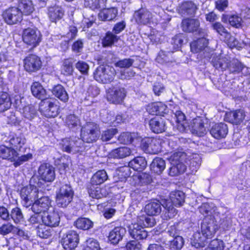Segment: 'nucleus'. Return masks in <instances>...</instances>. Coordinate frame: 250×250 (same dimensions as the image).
Returning <instances> with one entry per match:
<instances>
[{
	"instance_id": "nucleus-1",
	"label": "nucleus",
	"mask_w": 250,
	"mask_h": 250,
	"mask_svg": "<svg viewBox=\"0 0 250 250\" xmlns=\"http://www.w3.org/2000/svg\"><path fill=\"white\" fill-rule=\"evenodd\" d=\"M170 201H165L163 202L162 206L166 209L165 213V217L171 218L173 217L176 214V209L173 205L176 207L182 206L185 202V194L181 191L173 192L170 194Z\"/></svg>"
},
{
	"instance_id": "nucleus-2",
	"label": "nucleus",
	"mask_w": 250,
	"mask_h": 250,
	"mask_svg": "<svg viewBox=\"0 0 250 250\" xmlns=\"http://www.w3.org/2000/svg\"><path fill=\"white\" fill-rule=\"evenodd\" d=\"M36 178L32 177L30 180L29 186L22 188L21 191V196L23 201V205L26 207L30 206L39 197L38 189L35 185Z\"/></svg>"
},
{
	"instance_id": "nucleus-3",
	"label": "nucleus",
	"mask_w": 250,
	"mask_h": 250,
	"mask_svg": "<svg viewBox=\"0 0 250 250\" xmlns=\"http://www.w3.org/2000/svg\"><path fill=\"white\" fill-rule=\"evenodd\" d=\"M100 135L99 125L94 122L86 123L81 128V137L87 143L97 141Z\"/></svg>"
},
{
	"instance_id": "nucleus-4",
	"label": "nucleus",
	"mask_w": 250,
	"mask_h": 250,
	"mask_svg": "<svg viewBox=\"0 0 250 250\" xmlns=\"http://www.w3.org/2000/svg\"><path fill=\"white\" fill-rule=\"evenodd\" d=\"M116 74L114 67L109 65L100 66L94 73V78L96 81L103 83L112 82Z\"/></svg>"
},
{
	"instance_id": "nucleus-5",
	"label": "nucleus",
	"mask_w": 250,
	"mask_h": 250,
	"mask_svg": "<svg viewBox=\"0 0 250 250\" xmlns=\"http://www.w3.org/2000/svg\"><path fill=\"white\" fill-rule=\"evenodd\" d=\"M22 39L26 44L35 47L41 42L42 35L37 28L28 27L23 30Z\"/></svg>"
},
{
	"instance_id": "nucleus-6",
	"label": "nucleus",
	"mask_w": 250,
	"mask_h": 250,
	"mask_svg": "<svg viewBox=\"0 0 250 250\" xmlns=\"http://www.w3.org/2000/svg\"><path fill=\"white\" fill-rule=\"evenodd\" d=\"M200 21L198 19L187 18L182 22V30L186 32H197L199 35L205 36L206 31L200 28Z\"/></svg>"
},
{
	"instance_id": "nucleus-7",
	"label": "nucleus",
	"mask_w": 250,
	"mask_h": 250,
	"mask_svg": "<svg viewBox=\"0 0 250 250\" xmlns=\"http://www.w3.org/2000/svg\"><path fill=\"white\" fill-rule=\"evenodd\" d=\"M3 18L8 24H15L22 20V12L18 8L12 7L6 9L3 12Z\"/></svg>"
},
{
	"instance_id": "nucleus-8",
	"label": "nucleus",
	"mask_w": 250,
	"mask_h": 250,
	"mask_svg": "<svg viewBox=\"0 0 250 250\" xmlns=\"http://www.w3.org/2000/svg\"><path fill=\"white\" fill-rule=\"evenodd\" d=\"M141 146L146 153L156 154L161 150L160 141L156 138H146L142 140Z\"/></svg>"
},
{
	"instance_id": "nucleus-9",
	"label": "nucleus",
	"mask_w": 250,
	"mask_h": 250,
	"mask_svg": "<svg viewBox=\"0 0 250 250\" xmlns=\"http://www.w3.org/2000/svg\"><path fill=\"white\" fill-rule=\"evenodd\" d=\"M207 121L200 117L193 119L190 125V128L192 133L199 136H204L207 133Z\"/></svg>"
},
{
	"instance_id": "nucleus-10",
	"label": "nucleus",
	"mask_w": 250,
	"mask_h": 250,
	"mask_svg": "<svg viewBox=\"0 0 250 250\" xmlns=\"http://www.w3.org/2000/svg\"><path fill=\"white\" fill-rule=\"evenodd\" d=\"M38 173L41 179L45 182H52L55 178L54 168L49 164H42L38 169Z\"/></svg>"
},
{
	"instance_id": "nucleus-11",
	"label": "nucleus",
	"mask_w": 250,
	"mask_h": 250,
	"mask_svg": "<svg viewBox=\"0 0 250 250\" xmlns=\"http://www.w3.org/2000/svg\"><path fill=\"white\" fill-rule=\"evenodd\" d=\"M41 66V59L36 55H28L24 59V67L28 72H35L39 70Z\"/></svg>"
},
{
	"instance_id": "nucleus-12",
	"label": "nucleus",
	"mask_w": 250,
	"mask_h": 250,
	"mask_svg": "<svg viewBox=\"0 0 250 250\" xmlns=\"http://www.w3.org/2000/svg\"><path fill=\"white\" fill-rule=\"evenodd\" d=\"M78 242L79 235L73 230L68 231L62 240L63 248L67 250L74 249L77 246Z\"/></svg>"
},
{
	"instance_id": "nucleus-13",
	"label": "nucleus",
	"mask_w": 250,
	"mask_h": 250,
	"mask_svg": "<svg viewBox=\"0 0 250 250\" xmlns=\"http://www.w3.org/2000/svg\"><path fill=\"white\" fill-rule=\"evenodd\" d=\"M38 198L33 203L32 210L36 213H44L51 207L50 200L48 196H42Z\"/></svg>"
},
{
	"instance_id": "nucleus-14",
	"label": "nucleus",
	"mask_w": 250,
	"mask_h": 250,
	"mask_svg": "<svg viewBox=\"0 0 250 250\" xmlns=\"http://www.w3.org/2000/svg\"><path fill=\"white\" fill-rule=\"evenodd\" d=\"M129 233L131 237L137 241L145 239L148 235L147 232L138 222L129 226Z\"/></svg>"
},
{
	"instance_id": "nucleus-15",
	"label": "nucleus",
	"mask_w": 250,
	"mask_h": 250,
	"mask_svg": "<svg viewBox=\"0 0 250 250\" xmlns=\"http://www.w3.org/2000/svg\"><path fill=\"white\" fill-rule=\"evenodd\" d=\"M126 96V90L123 87L113 88L107 95L109 101L115 104H120Z\"/></svg>"
},
{
	"instance_id": "nucleus-16",
	"label": "nucleus",
	"mask_w": 250,
	"mask_h": 250,
	"mask_svg": "<svg viewBox=\"0 0 250 250\" xmlns=\"http://www.w3.org/2000/svg\"><path fill=\"white\" fill-rule=\"evenodd\" d=\"M43 224L50 227L58 226L60 222V217L57 212L53 210L44 212L42 217Z\"/></svg>"
},
{
	"instance_id": "nucleus-17",
	"label": "nucleus",
	"mask_w": 250,
	"mask_h": 250,
	"mask_svg": "<svg viewBox=\"0 0 250 250\" xmlns=\"http://www.w3.org/2000/svg\"><path fill=\"white\" fill-rule=\"evenodd\" d=\"M198 9L197 6L191 1H184L179 5L177 10L182 16H194Z\"/></svg>"
},
{
	"instance_id": "nucleus-18",
	"label": "nucleus",
	"mask_w": 250,
	"mask_h": 250,
	"mask_svg": "<svg viewBox=\"0 0 250 250\" xmlns=\"http://www.w3.org/2000/svg\"><path fill=\"white\" fill-rule=\"evenodd\" d=\"M245 117V112L241 109L227 112L225 120L226 122L234 125L240 124Z\"/></svg>"
},
{
	"instance_id": "nucleus-19",
	"label": "nucleus",
	"mask_w": 250,
	"mask_h": 250,
	"mask_svg": "<svg viewBox=\"0 0 250 250\" xmlns=\"http://www.w3.org/2000/svg\"><path fill=\"white\" fill-rule=\"evenodd\" d=\"M217 229V226L212 220L205 219L201 225L202 234L206 238H211Z\"/></svg>"
},
{
	"instance_id": "nucleus-20",
	"label": "nucleus",
	"mask_w": 250,
	"mask_h": 250,
	"mask_svg": "<svg viewBox=\"0 0 250 250\" xmlns=\"http://www.w3.org/2000/svg\"><path fill=\"white\" fill-rule=\"evenodd\" d=\"M152 18V14L147 10L141 9L135 12L134 18L139 24H147Z\"/></svg>"
},
{
	"instance_id": "nucleus-21",
	"label": "nucleus",
	"mask_w": 250,
	"mask_h": 250,
	"mask_svg": "<svg viewBox=\"0 0 250 250\" xmlns=\"http://www.w3.org/2000/svg\"><path fill=\"white\" fill-rule=\"evenodd\" d=\"M228 132L227 125L222 123L215 124L210 130L211 135L218 139L224 138L227 135Z\"/></svg>"
},
{
	"instance_id": "nucleus-22",
	"label": "nucleus",
	"mask_w": 250,
	"mask_h": 250,
	"mask_svg": "<svg viewBox=\"0 0 250 250\" xmlns=\"http://www.w3.org/2000/svg\"><path fill=\"white\" fill-rule=\"evenodd\" d=\"M150 129L154 133H159L165 131L166 123L164 120L160 117H155L149 122Z\"/></svg>"
},
{
	"instance_id": "nucleus-23",
	"label": "nucleus",
	"mask_w": 250,
	"mask_h": 250,
	"mask_svg": "<svg viewBox=\"0 0 250 250\" xmlns=\"http://www.w3.org/2000/svg\"><path fill=\"white\" fill-rule=\"evenodd\" d=\"M31 90L34 97L41 100L46 99L49 97L45 89L39 82H35L32 84Z\"/></svg>"
},
{
	"instance_id": "nucleus-24",
	"label": "nucleus",
	"mask_w": 250,
	"mask_h": 250,
	"mask_svg": "<svg viewBox=\"0 0 250 250\" xmlns=\"http://www.w3.org/2000/svg\"><path fill=\"white\" fill-rule=\"evenodd\" d=\"M88 192L93 198L100 199L105 197L107 194L104 188H101L98 186L90 184L88 187Z\"/></svg>"
},
{
	"instance_id": "nucleus-25",
	"label": "nucleus",
	"mask_w": 250,
	"mask_h": 250,
	"mask_svg": "<svg viewBox=\"0 0 250 250\" xmlns=\"http://www.w3.org/2000/svg\"><path fill=\"white\" fill-rule=\"evenodd\" d=\"M146 110L150 114L162 116L166 112L167 106L161 102L154 103L148 105Z\"/></svg>"
},
{
	"instance_id": "nucleus-26",
	"label": "nucleus",
	"mask_w": 250,
	"mask_h": 250,
	"mask_svg": "<svg viewBox=\"0 0 250 250\" xmlns=\"http://www.w3.org/2000/svg\"><path fill=\"white\" fill-rule=\"evenodd\" d=\"M126 233L125 228L121 227L115 228L109 233L108 238L113 244H117L121 240Z\"/></svg>"
},
{
	"instance_id": "nucleus-27",
	"label": "nucleus",
	"mask_w": 250,
	"mask_h": 250,
	"mask_svg": "<svg viewBox=\"0 0 250 250\" xmlns=\"http://www.w3.org/2000/svg\"><path fill=\"white\" fill-rule=\"evenodd\" d=\"M162 204L158 200L151 202L146 205L145 211L149 216L157 215L162 211Z\"/></svg>"
},
{
	"instance_id": "nucleus-28",
	"label": "nucleus",
	"mask_w": 250,
	"mask_h": 250,
	"mask_svg": "<svg viewBox=\"0 0 250 250\" xmlns=\"http://www.w3.org/2000/svg\"><path fill=\"white\" fill-rule=\"evenodd\" d=\"M132 151L128 147L123 146L113 149L109 154L110 157L114 159H123L129 156Z\"/></svg>"
},
{
	"instance_id": "nucleus-29",
	"label": "nucleus",
	"mask_w": 250,
	"mask_h": 250,
	"mask_svg": "<svg viewBox=\"0 0 250 250\" xmlns=\"http://www.w3.org/2000/svg\"><path fill=\"white\" fill-rule=\"evenodd\" d=\"M18 153L16 151L11 147H8L4 146H0V157L3 159H8L13 162L17 158Z\"/></svg>"
},
{
	"instance_id": "nucleus-30",
	"label": "nucleus",
	"mask_w": 250,
	"mask_h": 250,
	"mask_svg": "<svg viewBox=\"0 0 250 250\" xmlns=\"http://www.w3.org/2000/svg\"><path fill=\"white\" fill-rule=\"evenodd\" d=\"M203 36L202 38L194 41L190 43V49L191 52L196 53L203 50L207 47L208 41Z\"/></svg>"
},
{
	"instance_id": "nucleus-31",
	"label": "nucleus",
	"mask_w": 250,
	"mask_h": 250,
	"mask_svg": "<svg viewBox=\"0 0 250 250\" xmlns=\"http://www.w3.org/2000/svg\"><path fill=\"white\" fill-rule=\"evenodd\" d=\"M128 165L135 170L141 171L146 168L147 163L144 157H137L130 161Z\"/></svg>"
},
{
	"instance_id": "nucleus-32",
	"label": "nucleus",
	"mask_w": 250,
	"mask_h": 250,
	"mask_svg": "<svg viewBox=\"0 0 250 250\" xmlns=\"http://www.w3.org/2000/svg\"><path fill=\"white\" fill-rule=\"evenodd\" d=\"M150 167L151 171L158 174H160L166 167L165 161L161 158L156 157L153 159Z\"/></svg>"
},
{
	"instance_id": "nucleus-33",
	"label": "nucleus",
	"mask_w": 250,
	"mask_h": 250,
	"mask_svg": "<svg viewBox=\"0 0 250 250\" xmlns=\"http://www.w3.org/2000/svg\"><path fill=\"white\" fill-rule=\"evenodd\" d=\"M19 9L25 15L31 14L34 10L32 2L30 0H20L18 3Z\"/></svg>"
},
{
	"instance_id": "nucleus-34",
	"label": "nucleus",
	"mask_w": 250,
	"mask_h": 250,
	"mask_svg": "<svg viewBox=\"0 0 250 250\" xmlns=\"http://www.w3.org/2000/svg\"><path fill=\"white\" fill-rule=\"evenodd\" d=\"M118 13L116 8L104 9L99 13V17L103 21H111L115 18Z\"/></svg>"
},
{
	"instance_id": "nucleus-35",
	"label": "nucleus",
	"mask_w": 250,
	"mask_h": 250,
	"mask_svg": "<svg viewBox=\"0 0 250 250\" xmlns=\"http://www.w3.org/2000/svg\"><path fill=\"white\" fill-rule=\"evenodd\" d=\"M12 102L9 95L6 92H0V112H4L11 106Z\"/></svg>"
},
{
	"instance_id": "nucleus-36",
	"label": "nucleus",
	"mask_w": 250,
	"mask_h": 250,
	"mask_svg": "<svg viewBox=\"0 0 250 250\" xmlns=\"http://www.w3.org/2000/svg\"><path fill=\"white\" fill-rule=\"evenodd\" d=\"M52 93L55 97L64 103L68 100V95L65 88L61 84L55 86L52 90Z\"/></svg>"
},
{
	"instance_id": "nucleus-37",
	"label": "nucleus",
	"mask_w": 250,
	"mask_h": 250,
	"mask_svg": "<svg viewBox=\"0 0 250 250\" xmlns=\"http://www.w3.org/2000/svg\"><path fill=\"white\" fill-rule=\"evenodd\" d=\"M108 176L106 171L104 170H100L96 172L92 177L90 184L98 186L107 179Z\"/></svg>"
},
{
	"instance_id": "nucleus-38",
	"label": "nucleus",
	"mask_w": 250,
	"mask_h": 250,
	"mask_svg": "<svg viewBox=\"0 0 250 250\" xmlns=\"http://www.w3.org/2000/svg\"><path fill=\"white\" fill-rule=\"evenodd\" d=\"M230 60L228 57H220L212 60L214 67L216 69H221L222 70L229 69Z\"/></svg>"
},
{
	"instance_id": "nucleus-39",
	"label": "nucleus",
	"mask_w": 250,
	"mask_h": 250,
	"mask_svg": "<svg viewBox=\"0 0 250 250\" xmlns=\"http://www.w3.org/2000/svg\"><path fill=\"white\" fill-rule=\"evenodd\" d=\"M60 145L62 151L69 153H75L73 150V148L75 147L74 137L62 139Z\"/></svg>"
},
{
	"instance_id": "nucleus-40",
	"label": "nucleus",
	"mask_w": 250,
	"mask_h": 250,
	"mask_svg": "<svg viewBox=\"0 0 250 250\" xmlns=\"http://www.w3.org/2000/svg\"><path fill=\"white\" fill-rule=\"evenodd\" d=\"M186 158V153L182 152H176L171 154L167 159L171 165L184 164Z\"/></svg>"
},
{
	"instance_id": "nucleus-41",
	"label": "nucleus",
	"mask_w": 250,
	"mask_h": 250,
	"mask_svg": "<svg viewBox=\"0 0 250 250\" xmlns=\"http://www.w3.org/2000/svg\"><path fill=\"white\" fill-rule=\"evenodd\" d=\"M65 123L66 125L71 129H77L81 126L80 119L74 114L67 115Z\"/></svg>"
},
{
	"instance_id": "nucleus-42",
	"label": "nucleus",
	"mask_w": 250,
	"mask_h": 250,
	"mask_svg": "<svg viewBox=\"0 0 250 250\" xmlns=\"http://www.w3.org/2000/svg\"><path fill=\"white\" fill-rule=\"evenodd\" d=\"M63 15L62 9L58 6L50 7L48 10V16L52 22L61 19Z\"/></svg>"
},
{
	"instance_id": "nucleus-43",
	"label": "nucleus",
	"mask_w": 250,
	"mask_h": 250,
	"mask_svg": "<svg viewBox=\"0 0 250 250\" xmlns=\"http://www.w3.org/2000/svg\"><path fill=\"white\" fill-rule=\"evenodd\" d=\"M126 120V117L125 114H119L114 117L111 114H108L107 120L105 122L109 124L116 126L119 124L124 123Z\"/></svg>"
},
{
	"instance_id": "nucleus-44",
	"label": "nucleus",
	"mask_w": 250,
	"mask_h": 250,
	"mask_svg": "<svg viewBox=\"0 0 250 250\" xmlns=\"http://www.w3.org/2000/svg\"><path fill=\"white\" fill-rule=\"evenodd\" d=\"M58 196L61 197H68V198L73 199L74 196V191L70 185L68 184L62 185L58 192L57 193Z\"/></svg>"
},
{
	"instance_id": "nucleus-45",
	"label": "nucleus",
	"mask_w": 250,
	"mask_h": 250,
	"mask_svg": "<svg viewBox=\"0 0 250 250\" xmlns=\"http://www.w3.org/2000/svg\"><path fill=\"white\" fill-rule=\"evenodd\" d=\"M137 222L143 227H152L156 224L155 219L152 216H147L145 215L139 216Z\"/></svg>"
},
{
	"instance_id": "nucleus-46",
	"label": "nucleus",
	"mask_w": 250,
	"mask_h": 250,
	"mask_svg": "<svg viewBox=\"0 0 250 250\" xmlns=\"http://www.w3.org/2000/svg\"><path fill=\"white\" fill-rule=\"evenodd\" d=\"M12 219L15 224H18L23 221V214L19 207L13 208L10 214V220Z\"/></svg>"
},
{
	"instance_id": "nucleus-47",
	"label": "nucleus",
	"mask_w": 250,
	"mask_h": 250,
	"mask_svg": "<svg viewBox=\"0 0 250 250\" xmlns=\"http://www.w3.org/2000/svg\"><path fill=\"white\" fill-rule=\"evenodd\" d=\"M76 227L80 229L87 230L93 227V222L88 218H80L75 222Z\"/></svg>"
},
{
	"instance_id": "nucleus-48",
	"label": "nucleus",
	"mask_w": 250,
	"mask_h": 250,
	"mask_svg": "<svg viewBox=\"0 0 250 250\" xmlns=\"http://www.w3.org/2000/svg\"><path fill=\"white\" fill-rule=\"evenodd\" d=\"M58 107L52 102H49L47 106L43 110V114L48 118L55 117L58 115Z\"/></svg>"
},
{
	"instance_id": "nucleus-49",
	"label": "nucleus",
	"mask_w": 250,
	"mask_h": 250,
	"mask_svg": "<svg viewBox=\"0 0 250 250\" xmlns=\"http://www.w3.org/2000/svg\"><path fill=\"white\" fill-rule=\"evenodd\" d=\"M187 168L185 164H179L178 165H171L169 169V175L175 176L185 172Z\"/></svg>"
},
{
	"instance_id": "nucleus-50",
	"label": "nucleus",
	"mask_w": 250,
	"mask_h": 250,
	"mask_svg": "<svg viewBox=\"0 0 250 250\" xmlns=\"http://www.w3.org/2000/svg\"><path fill=\"white\" fill-rule=\"evenodd\" d=\"M118 40V38L116 35L108 32L102 39V43L104 47L111 46L115 42H117Z\"/></svg>"
},
{
	"instance_id": "nucleus-51",
	"label": "nucleus",
	"mask_w": 250,
	"mask_h": 250,
	"mask_svg": "<svg viewBox=\"0 0 250 250\" xmlns=\"http://www.w3.org/2000/svg\"><path fill=\"white\" fill-rule=\"evenodd\" d=\"M73 72L72 59H65L62 67V73L65 75H70Z\"/></svg>"
},
{
	"instance_id": "nucleus-52",
	"label": "nucleus",
	"mask_w": 250,
	"mask_h": 250,
	"mask_svg": "<svg viewBox=\"0 0 250 250\" xmlns=\"http://www.w3.org/2000/svg\"><path fill=\"white\" fill-rule=\"evenodd\" d=\"M244 68V65L237 59L230 61L229 69L231 73H239Z\"/></svg>"
},
{
	"instance_id": "nucleus-53",
	"label": "nucleus",
	"mask_w": 250,
	"mask_h": 250,
	"mask_svg": "<svg viewBox=\"0 0 250 250\" xmlns=\"http://www.w3.org/2000/svg\"><path fill=\"white\" fill-rule=\"evenodd\" d=\"M9 143L13 148L20 150L25 143V139L21 136H13L9 140Z\"/></svg>"
},
{
	"instance_id": "nucleus-54",
	"label": "nucleus",
	"mask_w": 250,
	"mask_h": 250,
	"mask_svg": "<svg viewBox=\"0 0 250 250\" xmlns=\"http://www.w3.org/2000/svg\"><path fill=\"white\" fill-rule=\"evenodd\" d=\"M184 244V239L182 237L177 236L173 240L170 241L169 247L171 250H180Z\"/></svg>"
},
{
	"instance_id": "nucleus-55",
	"label": "nucleus",
	"mask_w": 250,
	"mask_h": 250,
	"mask_svg": "<svg viewBox=\"0 0 250 250\" xmlns=\"http://www.w3.org/2000/svg\"><path fill=\"white\" fill-rule=\"evenodd\" d=\"M15 226L10 222L3 224L0 227V235L5 236L10 233L13 234Z\"/></svg>"
},
{
	"instance_id": "nucleus-56",
	"label": "nucleus",
	"mask_w": 250,
	"mask_h": 250,
	"mask_svg": "<svg viewBox=\"0 0 250 250\" xmlns=\"http://www.w3.org/2000/svg\"><path fill=\"white\" fill-rule=\"evenodd\" d=\"M36 110L33 106H27L23 109V116L29 120H32L36 116Z\"/></svg>"
},
{
	"instance_id": "nucleus-57",
	"label": "nucleus",
	"mask_w": 250,
	"mask_h": 250,
	"mask_svg": "<svg viewBox=\"0 0 250 250\" xmlns=\"http://www.w3.org/2000/svg\"><path fill=\"white\" fill-rule=\"evenodd\" d=\"M106 1V0H85L84 5L94 10L101 8V4L104 6Z\"/></svg>"
},
{
	"instance_id": "nucleus-58",
	"label": "nucleus",
	"mask_w": 250,
	"mask_h": 250,
	"mask_svg": "<svg viewBox=\"0 0 250 250\" xmlns=\"http://www.w3.org/2000/svg\"><path fill=\"white\" fill-rule=\"evenodd\" d=\"M118 133L116 128H111L103 131L101 139L104 142H106L112 139Z\"/></svg>"
},
{
	"instance_id": "nucleus-59",
	"label": "nucleus",
	"mask_w": 250,
	"mask_h": 250,
	"mask_svg": "<svg viewBox=\"0 0 250 250\" xmlns=\"http://www.w3.org/2000/svg\"><path fill=\"white\" fill-rule=\"evenodd\" d=\"M212 27L221 36L225 38L230 36V34L220 22H215L212 24Z\"/></svg>"
},
{
	"instance_id": "nucleus-60",
	"label": "nucleus",
	"mask_w": 250,
	"mask_h": 250,
	"mask_svg": "<svg viewBox=\"0 0 250 250\" xmlns=\"http://www.w3.org/2000/svg\"><path fill=\"white\" fill-rule=\"evenodd\" d=\"M176 122L180 124L184 128L186 124V117L185 114L180 110H175L172 111Z\"/></svg>"
},
{
	"instance_id": "nucleus-61",
	"label": "nucleus",
	"mask_w": 250,
	"mask_h": 250,
	"mask_svg": "<svg viewBox=\"0 0 250 250\" xmlns=\"http://www.w3.org/2000/svg\"><path fill=\"white\" fill-rule=\"evenodd\" d=\"M134 62V60L130 58H126L119 60L115 63V65L121 68H128L132 65Z\"/></svg>"
},
{
	"instance_id": "nucleus-62",
	"label": "nucleus",
	"mask_w": 250,
	"mask_h": 250,
	"mask_svg": "<svg viewBox=\"0 0 250 250\" xmlns=\"http://www.w3.org/2000/svg\"><path fill=\"white\" fill-rule=\"evenodd\" d=\"M73 199L66 197H61L56 195V204L57 206L61 208H66L72 202Z\"/></svg>"
},
{
	"instance_id": "nucleus-63",
	"label": "nucleus",
	"mask_w": 250,
	"mask_h": 250,
	"mask_svg": "<svg viewBox=\"0 0 250 250\" xmlns=\"http://www.w3.org/2000/svg\"><path fill=\"white\" fill-rule=\"evenodd\" d=\"M52 231L42 225L38 226L37 234L41 238H46L52 235Z\"/></svg>"
},
{
	"instance_id": "nucleus-64",
	"label": "nucleus",
	"mask_w": 250,
	"mask_h": 250,
	"mask_svg": "<svg viewBox=\"0 0 250 250\" xmlns=\"http://www.w3.org/2000/svg\"><path fill=\"white\" fill-rule=\"evenodd\" d=\"M118 140L122 144H128L133 142V138L130 133L123 132L119 136Z\"/></svg>"
}]
</instances>
